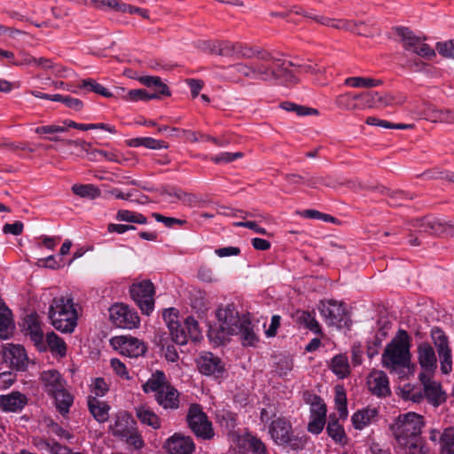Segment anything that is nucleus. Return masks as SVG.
Masks as SVG:
<instances>
[{
  "label": "nucleus",
  "mask_w": 454,
  "mask_h": 454,
  "mask_svg": "<svg viewBox=\"0 0 454 454\" xmlns=\"http://www.w3.org/2000/svg\"><path fill=\"white\" fill-rule=\"evenodd\" d=\"M293 65L270 51H257V60L253 63L239 62L225 68L222 78L235 83L242 82V77L265 82L293 84L298 82L295 72L289 70Z\"/></svg>",
  "instance_id": "1"
},
{
  "label": "nucleus",
  "mask_w": 454,
  "mask_h": 454,
  "mask_svg": "<svg viewBox=\"0 0 454 454\" xmlns=\"http://www.w3.org/2000/svg\"><path fill=\"white\" fill-rule=\"evenodd\" d=\"M293 65L270 51H257V60L253 63L239 62L225 68L222 78L235 83L242 82V77L265 82L293 84L298 82L295 72L289 70Z\"/></svg>",
  "instance_id": "2"
},
{
  "label": "nucleus",
  "mask_w": 454,
  "mask_h": 454,
  "mask_svg": "<svg viewBox=\"0 0 454 454\" xmlns=\"http://www.w3.org/2000/svg\"><path fill=\"white\" fill-rule=\"evenodd\" d=\"M384 367L396 371L410 364V337L405 330L400 329L396 336L386 346L382 354Z\"/></svg>",
  "instance_id": "3"
},
{
  "label": "nucleus",
  "mask_w": 454,
  "mask_h": 454,
  "mask_svg": "<svg viewBox=\"0 0 454 454\" xmlns=\"http://www.w3.org/2000/svg\"><path fill=\"white\" fill-rule=\"evenodd\" d=\"M49 317L54 328L61 333H73L77 325V311L72 298L57 297L49 309Z\"/></svg>",
  "instance_id": "4"
},
{
  "label": "nucleus",
  "mask_w": 454,
  "mask_h": 454,
  "mask_svg": "<svg viewBox=\"0 0 454 454\" xmlns=\"http://www.w3.org/2000/svg\"><path fill=\"white\" fill-rule=\"evenodd\" d=\"M424 427V417L411 411L400 414L389 425V430L398 444H408L420 436Z\"/></svg>",
  "instance_id": "5"
},
{
  "label": "nucleus",
  "mask_w": 454,
  "mask_h": 454,
  "mask_svg": "<svg viewBox=\"0 0 454 454\" xmlns=\"http://www.w3.org/2000/svg\"><path fill=\"white\" fill-rule=\"evenodd\" d=\"M216 317L217 325L209 328V338L215 340L216 343H222L230 336L238 334L242 317L233 304L220 306L216 310Z\"/></svg>",
  "instance_id": "6"
},
{
  "label": "nucleus",
  "mask_w": 454,
  "mask_h": 454,
  "mask_svg": "<svg viewBox=\"0 0 454 454\" xmlns=\"http://www.w3.org/2000/svg\"><path fill=\"white\" fill-rule=\"evenodd\" d=\"M269 433L278 445L289 446L294 450H303L309 440L306 434H294L291 422L283 417L271 421Z\"/></svg>",
  "instance_id": "7"
},
{
  "label": "nucleus",
  "mask_w": 454,
  "mask_h": 454,
  "mask_svg": "<svg viewBox=\"0 0 454 454\" xmlns=\"http://www.w3.org/2000/svg\"><path fill=\"white\" fill-rule=\"evenodd\" d=\"M395 34L401 38L404 50L411 51L422 58L432 59L435 57V51L427 43L417 36L410 28L406 27H395Z\"/></svg>",
  "instance_id": "8"
},
{
  "label": "nucleus",
  "mask_w": 454,
  "mask_h": 454,
  "mask_svg": "<svg viewBox=\"0 0 454 454\" xmlns=\"http://www.w3.org/2000/svg\"><path fill=\"white\" fill-rule=\"evenodd\" d=\"M130 296L144 314L150 315L154 309L153 284L147 279L134 283L129 288Z\"/></svg>",
  "instance_id": "9"
},
{
  "label": "nucleus",
  "mask_w": 454,
  "mask_h": 454,
  "mask_svg": "<svg viewBox=\"0 0 454 454\" xmlns=\"http://www.w3.org/2000/svg\"><path fill=\"white\" fill-rule=\"evenodd\" d=\"M187 422L197 437L211 439L214 436L212 424L200 404H192L187 413Z\"/></svg>",
  "instance_id": "10"
},
{
  "label": "nucleus",
  "mask_w": 454,
  "mask_h": 454,
  "mask_svg": "<svg viewBox=\"0 0 454 454\" xmlns=\"http://www.w3.org/2000/svg\"><path fill=\"white\" fill-rule=\"evenodd\" d=\"M112 323L120 328L133 329L139 325L137 313L122 303L114 304L109 309Z\"/></svg>",
  "instance_id": "11"
},
{
  "label": "nucleus",
  "mask_w": 454,
  "mask_h": 454,
  "mask_svg": "<svg viewBox=\"0 0 454 454\" xmlns=\"http://www.w3.org/2000/svg\"><path fill=\"white\" fill-rule=\"evenodd\" d=\"M110 342L114 349L129 357H138L146 352L145 344L132 336H116Z\"/></svg>",
  "instance_id": "12"
},
{
  "label": "nucleus",
  "mask_w": 454,
  "mask_h": 454,
  "mask_svg": "<svg viewBox=\"0 0 454 454\" xmlns=\"http://www.w3.org/2000/svg\"><path fill=\"white\" fill-rule=\"evenodd\" d=\"M317 23L336 29L355 32L359 35H372V33L366 27L364 21L356 22L348 20H336L322 15L320 19H317Z\"/></svg>",
  "instance_id": "13"
},
{
  "label": "nucleus",
  "mask_w": 454,
  "mask_h": 454,
  "mask_svg": "<svg viewBox=\"0 0 454 454\" xmlns=\"http://www.w3.org/2000/svg\"><path fill=\"white\" fill-rule=\"evenodd\" d=\"M23 331L26 335L30 337V340L38 350H46L41 322L36 313H30L24 317Z\"/></svg>",
  "instance_id": "14"
},
{
  "label": "nucleus",
  "mask_w": 454,
  "mask_h": 454,
  "mask_svg": "<svg viewBox=\"0 0 454 454\" xmlns=\"http://www.w3.org/2000/svg\"><path fill=\"white\" fill-rule=\"evenodd\" d=\"M318 309L328 325L339 326L344 321L347 314L343 304L333 300L320 301Z\"/></svg>",
  "instance_id": "15"
},
{
  "label": "nucleus",
  "mask_w": 454,
  "mask_h": 454,
  "mask_svg": "<svg viewBox=\"0 0 454 454\" xmlns=\"http://www.w3.org/2000/svg\"><path fill=\"white\" fill-rule=\"evenodd\" d=\"M197 364L200 372L207 376L221 378L225 372V366L221 358L211 352L201 354L197 360Z\"/></svg>",
  "instance_id": "16"
},
{
  "label": "nucleus",
  "mask_w": 454,
  "mask_h": 454,
  "mask_svg": "<svg viewBox=\"0 0 454 454\" xmlns=\"http://www.w3.org/2000/svg\"><path fill=\"white\" fill-rule=\"evenodd\" d=\"M3 359L17 371H25L27 368L28 357L20 345L7 344L4 348Z\"/></svg>",
  "instance_id": "17"
},
{
  "label": "nucleus",
  "mask_w": 454,
  "mask_h": 454,
  "mask_svg": "<svg viewBox=\"0 0 454 454\" xmlns=\"http://www.w3.org/2000/svg\"><path fill=\"white\" fill-rule=\"evenodd\" d=\"M411 226L419 233L428 235H441L448 230L447 222L434 216H425L411 222Z\"/></svg>",
  "instance_id": "18"
},
{
  "label": "nucleus",
  "mask_w": 454,
  "mask_h": 454,
  "mask_svg": "<svg viewBox=\"0 0 454 454\" xmlns=\"http://www.w3.org/2000/svg\"><path fill=\"white\" fill-rule=\"evenodd\" d=\"M367 386L370 392L378 397L391 394L388 378L383 371H372L367 378Z\"/></svg>",
  "instance_id": "19"
},
{
  "label": "nucleus",
  "mask_w": 454,
  "mask_h": 454,
  "mask_svg": "<svg viewBox=\"0 0 454 454\" xmlns=\"http://www.w3.org/2000/svg\"><path fill=\"white\" fill-rule=\"evenodd\" d=\"M169 454H192L195 444L190 436L175 434L168 438L164 445Z\"/></svg>",
  "instance_id": "20"
},
{
  "label": "nucleus",
  "mask_w": 454,
  "mask_h": 454,
  "mask_svg": "<svg viewBox=\"0 0 454 454\" xmlns=\"http://www.w3.org/2000/svg\"><path fill=\"white\" fill-rule=\"evenodd\" d=\"M136 421L126 411H119L115 415L114 423L110 425L109 430L114 437L123 440L124 437L136 427Z\"/></svg>",
  "instance_id": "21"
},
{
  "label": "nucleus",
  "mask_w": 454,
  "mask_h": 454,
  "mask_svg": "<svg viewBox=\"0 0 454 454\" xmlns=\"http://www.w3.org/2000/svg\"><path fill=\"white\" fill-rule=\"evenodd\" d=\"M172 316L176 317L175 309H168L163 312L172 340L177 345H185L189 340L185 329L177 320L172 318Z\"/></svg>",
  "instance_id": "22"
},
{
  "label": "nucleus",
  "mask_w": 454,
  "mask_h": 454,
  "mask_svg": "<svg viewBox=\"0 0 454 454\" xmlns=\"http://www.w3.org/2000/svg\"><path fill=\"white\" fill-rule=\"evenodd\" d=\"M419 380L423 384L425 395L430 403L439 405L445 400L441 384L432 380L430 375L419 373Z\"/></svg>",
  "instance_id": "23"
},
{
  "label": "nucleus",
  "mask_w": 454,
  "mask_h": 454,
  "mask_svg": "<svg viewBox=\"0 0 454 454\" xmlns=\"http://www.w3.org/2000/svg\"><path fill=\"white\" fill-rule=\"evenodd\" d=\"M418 359L424 371L422 373L430 375L437 367L435 352L427 342H422L418 346Z\"/></svg>",
  "instance_id": "24"
},
{
  "label": "nucleus",
  "mask_w": 454,
  "mask_h": 454,
  "mask_svg": "<svg viewBox=\"0 0 454 454\" xmlns=\"http://www.w3.org/2000/svg\"><path fill=\"white\" fill-rule=\"evenodd\" d=\"M40 379L43 384V388L50 395L51 394L62 389L66 387L67 381L57 370L43 371Z\"/></svg>",
  "instance_id": "25"
},
{
  "label": "nucleus",
  "mask_w": 454,
  "mask_h": 454,
  "mask_svg": "<svg viewBox=\"0 0 454 454\" xmlns=\"http://www.w3.org/2000/svg\"><path fill=\"white\" fill-rule=\"evenodd\" d=\"M27 397L20 392L0 395V408L8 412H17L27 404Z\"/></svg>",
  "instance_id": "26"
},
{
  "label": "nucleus",
  "mask_w": 454,
  "mask_h": 454,
  "mask_svg": "<svg viewBox=\"0 0 454 454\" xmlns=\"http://www.w3.org/2000/svg\"><path fill=\"white\" fill-rule=\"evenodd\" d=\"M154 397L157 403L163 409L176 410L179 407V393L171 385L159 394H154Z\"/></svg>",
  "instance_id": "27"
},
{
  "label": "nucleus",
  "mask_w": 454,
  "mask_h": 454,
  "mask_svg": "<svg viewBox=\"0 0 454 454\" xmlns=\"http://www.w3.org/2000/svg\"><path fill=\"white\" fill-rule=\"evenodd\" d=\"M292 317L301 326L311 331L316 334H322L321 327L317 321L315 315L306 310H296Z\"/></svg>",
  "instance_id": "28"
},
{
  "label": "nucleus",
  "mask_w": 454,
  "mask_h": 454,
  "mask_svg": "<svg viewBox=\"0 0 454 454\" xmlns=\"http://www.w3.org/2000/svg\"><path fill=\"white\" fill-rule=\"evenodd\" d=\"M87 403L90 412L98 422L104 423L108 420L110 406L106 402L90 395Z\"/></svg>",
  "instance_id": "29"
},
{
  "label": "nucleus",
  "mask_w": 454,
  "mask_h": 454,
  "mask_svg": "<svg viewBox=\"0 0 454 454\" xmlns=\"http://www.w3.org/2000/svg\"><path fill=\"white\" fill-rule=\"evenodd\" d=\"M136 416L139 421L151 427L153 429L160 427V419L159 416L146 404H141L135 408Z\"/></svg>",
  "instance_id": "30"
},
{
  "label": "nucleus",
  "mask_w": 454,
  "mask_h": 454,
  "mask_svg": "<svg viewBox=\"0 0 454 454\" xmlns=\"http://www.w3.org/2000/svg\"><path fill=\"white\" fill-rule=\"evenodd\" d=\"M378 411L375 408H365L356 411L352 418V424L356 429L362 430L377 418Z\"/></svg>",
  "instance_id": "31"
},
{
  "label": "nucleus",
  "mask_w": 454,
  "mask_h": 454,
  "mask_svg": "<svg viewBox=\"0 0 454 454\" xmlns=\"http://www.w3.org/2000/svg\"><path fill=\"white\" fill-rule=\"evenodd\" d=\"M238 334L240 335L243 346H255L259 340L254 333V325L246 316L242 317L241 324L239 325Z\"/></svg>",
  "instance_id": "32"
},
{
  "label": "nucleus",
  "mask_w": 454,
  "mask_h": 454,
  "mask_svg": "<svg viewBox=\"0 0 454 454\" xmlns=\"http://www.w3.org/2000/svg\"><path fill=\"white\" fill-rule=\"evenodd\" d=\"M331 371L339 378L345 379L350 374V367L348 356L343 354L334 356L330 362Z\"/></svg>",
  "instance_id": "33"
},
{
  "label": "nucleus",
  "mask_w": 454,
  "mask_h": 454,
  "mask_svg": "<svg viewBox=\"0 0 454 454\" xmlns=\"http://www.w3.org/2000/svg\"><path fill=\"white\" fill-rule=\"evenodd\" d=\"M168 386H170V384L168 383L164 372L161 371H157L143 385L142 387L145 393L154 392L155 394H159V392L164 390L165 387Z\"/></svg>",
  "instance_id": "34"
},
{
  "label": "nucleus",
  "mask_w": 454,
  "mask_h": 454,
  "mask_svg": "<svg viewBox=\"0 0 454 454\" xmlns=\"http://www.w3.org/2000/svg\"><path fill=\"white\" fill-rule=\"evenodd\" d=\"M55 400L58 411L65 415L68 413L74 403L73 395L66 389V387L50 395Z\"/></svg>",
  "instance_id": "35"
},
{
  "label": "nucleus",
  "mask_w": 454,
  "mask_h": 454,
  "mask_svg": "<svg viewBox=\"0 0 454 454\" xmlns=\"http://www.w3.org/2000/svg\"><path fill=\"white\" fill-rule=\"evenodd\" d=\"M138 81L146 87L153 88L155 91L152 94H159V98L161 96H170L168 86L161 82L159 76H141Z\"/></svg>",
  "instance_id": "36"
},
{
  "label": "nucleus",
  "mask_w": 454,
  "mask_h": 454,
  "mask_svg": "<svg viewBox=\"0 0 454 454\" xmlns=\"http://www.w3.org/2000/svg\"><path fill=\"white\" fill-rule=\"evenodd\" d=\"M326 432L329 437H331L336 443L340 445L347 444V434L343 427L339 423L337 419H333L328 422Z\"/></svg>",
  "instance_id": "37"
},
{
  "label": "nucleus",
  "mask_w": 454,
  "mask_h": 454,
  "mask_svg": "<svg viewBox=\"0 0 454 454\" xmlns=\"http://www.w3.org/2000/svg\"><path fill=\"white\" fill-rule=\"evenodd\" d=\"M127 145L130 147L145 146L149 149H167L168 145L162 141L152 137H136L127 141Z\"/></svg>",
  "instance_id": "38"
},
{
  "label": "nucleus",
  "mask_w": 454,
  "mask_h": 454,
  "mask_svg": "<svg viewBox=\"0 0 454 454\" xmlns=\"http://www.w3.org/2000/svg\"><path fill=\"white\" fill-rule=\"evenodd\" d=\"M440 454H454V427L445 428L439 438Z\"/></svg>",
  "instance_id": "39"
},
{
  "label": "nucleus",
  "mask_w": 454,
  "mask_h": 454,
  "mask_svg": "<svg viewBox=\"0 0 454 454\" xmlns=\"http://www.w3.org/2000/svg\"><path fill=\"white\" fill-rule=\"evenodd\" d=\"M72 192L84 199H96L100 196L101 192L100 190L94 184H74L72 186Z\"/></svg>",
  "instance_id": "40"
},
{
  "label": "nucleus",
  "mask_w": 454,
  "mask_h": 454,
  "mask_svg": "<svg viewBox=\"0 0 454 454\" xmlns=\"http://www.w3.org/2000/svg\"><path fill=\"white\" fill-rule=\"evenodd\" d=\"M80 89H84L87 91H91L96 94L101 95L105 98H110L114 97V94L110 92L106 88H105L100 83L97 82L93 79H83L81 81L79 85Z\"/></svg>",
  "instance_id": "41"
},
{
  "label": "nucleus",
  "mask_w": 454,
  "mask_h": 454,
  "mask_svg": "<svg viewBox=\"0 0 454 454\" xmlns=\"http://www.w3.org/2000/svg\"><path fill=\"white\" fill-rule=\"evenodd\" d=\"M46 342L50 349L53 353H57L60 356H65L67 354V345L64 340L59 337L55 333L51 332L46 335Z\"/></svg>",
  "instance_id": "42"
},
{
  "label": "nucleus",
  "mask_w": 454,
  "mask_h": 454,
  "mask_svg": "<svg viewBox=\"0 0 454 454\" xmlns=\"http://www.w3.org/2000/svg\"><path fill=\"white\" fill-rule=\"evenodd\" d=\"M382 83L380 80H375L367 77H348L345 80L344 84L353 88H373Z\"/></svg>",
  "instance_id": "43"
},
{
  "label": "nucleus",
  "mask_w": 454,
  "mask_h": 454,
  "mask_svg": "<svg viewBox=\"0 0 454 454\" xmlns=\"http://www.w3.org/2000/svg\"><path fill=\"white\" fill-rule=\"evenodd\" d=\"M12 328V315L6 307L0 308V337L7 338Z\"/></svg>",
  "instance_id": "44"
},
{
  "label": "nucleus",
  "mask_w": 454,
  "mask_h": 454,
  "mask_svg": "<svg viewBox=\"0 0 454 454\" xmlns=\"http://www.w3.org/2000/svg\"><path fill=\"white\" fill-rule=\"evenodd\" d=\"M122 98L131 102H137L139 100L149 101L151 99L159 98V94H152L146 90L137 89L129 90L126 95L122 96Z\"/></svg>",
  "instance_id": "45"
},
{
  "label": "nucleus",
  "mask_w": 454,
  "mask_h": 454,
  "mask_svg": "<svg viewBox=\"0 0 454 454\" xmlns=\"http://www.w3.org/2000/svg\"><path fill=\"white\" fill-rule=\"evenodd\" d=\"M399 446L405 448L406 454H428V448L426 446L425 442L421 437H417L416 440H412L408 444H398Z\"/></svg>",
  "instance_id": "46"
},
{
  "label": "nucleus",
  "mask_w": 454,
  "mask_h": 454,
  "mask_svg": "<svg viewBox=\"0 0 454 454\" xmlns=\"http://www.w3.org/2000/svg\"><path fill=\"white\" fill-rule=\"evenodd\" d=\"M189 339L197 341L201 338V332L197 320L192 317H187L183 325Z\"/></svg>",
  "instance_id": "47"
},
{
  "label": "nucleus",
  "mask_w": 454,
  "mask_h": 454,
  "mask_svg": "<svg viewBox=\"0 0 454 454\" xmlns=\"http://www.w3.org/2000/svg\"><path fill=\"white\" fill-rule=\"evenodd\" d=\"M431 338L434 341V346L437 348V351L450 348L448 343V337L441 328H432Z\"/></svg>",
  "instance_id": "48"
},
{
  "label": "nucleus",
  "mask_w": 454,
  "mask_h": 454,
  "mask_svg": "<svg viewBox=\"0 0 454 454\" xmlns=\"http://www.w3.org/2000/svg\"><path fill=\"white\" fill-rule=\"evenodd\" d=\"M257 51L263 50H255L241 43H236V59H255L257 60Z\"/></svg>",
  "instance_id": "49"
},
{
  "label": "nucleus",
  "mask_w": 454,
  "mask_h": 454,
  "mask_svg": "<svg viewBox=\"0 0 454 454\" xmlns=\"http://www.w3.org/2000/svg\"><path fill=\"white\" fill-rule=\"evenodd\" d=\"M438 356L440 359L441 371L444 374H448L452 371V356L451 349L439 350Z\"/></svg>",
  "instance_id": "50"
},
{
  "label": "nucleus",
  "mask_w": 454,
  "mask_h": 454,
  "mask_svg": "<svg viewBox=\"0 0 454 454\" xmlns=\"http://www.w3.org/2000/svg\"><path fill=\"white\" fill-rule=\"evenodd\" d=\"M247 444L254 454H268L266 445L256 436L247 435Z\"/></svg>",
  "instance_id": "51"
},
{
  "label": "nucleus",
  "mask_w": 454,
  "mask_h": 454,
  "mask_svg": "<svg viewBox=\"0 0 454 454\" xmlns=\"http://www.w3.org/2000/svg\"><path fill=\"white\" fill-rule=\"evenodd\" d=\"M374 189L380 192V194L386 195L388 197V204L393 207H397L401 205V202L398 200H395V197H403L404 192L403 191H393L388 188H386L384 186H377L374 187Z\"/></svg>",
  "instance_id": "52"
},
{
  "label": "nucleus",
  "mask_w": 454,
  "mask_h": 454,
  "mask_svg": "<svg viewBox=\"0 0 454 454\" xmlns=\"http://www.w3.org/2000/svg\"><path fill=\"white\" fill-rule=\"evenodd\" d=\"M335 403L340 412V416L346 418L348 415L347 398L344 389L341 387H336Z\"/></svg>",
  "instance_id": "53"
},
{
  "label": "nucleus",
  "mask_w": 454,
  "mask_h": 454,
  "mask_svg": "<svg viewBox=\"0 0 454 454\" xmlns=\"http://www.w3.org/2000/svg\"><path fill=\"white\" fill-rule=\"evenodd\" d=\"M338 107L344 110H356L360 108V106L351 99V93H345L337 97L335 100Z\"/></svg>",
  "instance_id": "54"
},
{
  "label": "nucleus",
  "mask_w": 454,
  "mask_h": 454,
  "mask_svg": "<svg viewBox=\"0 0 454 454\" xmlns=\"http://www.w3.org/2000/svg\"><path fill=\"white\" fill-rule=\"evenodd\" d=\"M109 390V386L103 378H96L90 385V392L94 397L104 396Z\"/></svg>",
  "instance_id": "55"
},
{
  "label": "nucleus",
  "mask_w": 454,
  "mask_h": 454,
  "mask_svg": "<svg viewBox=\"0 0 454 454\" xmlns=\"http://www.w3.org/2000/svg\"><path fill=\"white\" fill-rule=\"evenodd\" d=\"M126 442L134 447L136 450H140L144 446V441L142 439L141 434L137 431V427L133 428L125 437L124 439Z\"/></svg>",
  "instance_id": "56"
},
{
  "label": "nucleus",
  "mask_w": 454,
  "mask_h": 454,
  "mask_svg": "<svg viewBox=\"0 0 454 454\" xmlns=\"http://www.w3.org/2000/svg\"><path fill=\"white\" fill-rule=\"evenodd\" d=\"M64 145L67 146L74 147L78 150L77 155L82 156V153H86L90 156L91 152V144L84 140H65Z\"/></svg>",
  "instance_id": "57"
},
{
  "label": "nucleus",
  "mask_w": 454,
  "mask_h": 454,
  "mask_svg": "<svg viewBox=\"0 0 454 454\" xmlns=\"http://www.w3.org/2000/svg\"><path fill=\"white\" fill-rule=\"evenodd\" d=\"M218 55L236 59V43L219 41Z\"/></svg>",
  "instance_id": "58"
},
{
  "label": "nucleus",
  "mask_w": 454,
  "mask_h": 454,
  "mask_svg": "<svg viewBox=\"0 0 454 454\" xmlns=\"http://www.w3.org/2000/svg\"><path fill=\"white\" fill-rule=\"evenodd\" d=\"M435 48L442 57L454 59V40L439 42L436 43Z\"/></svg>",
  "instance_id": "59"
},
{
  "label": "nucleus",
  "mask_w": 454,
  "mask_h": 454,
  "mask_svg": "<svg viewBox=\"0 0 454 454\" xmlns=\"http://www.w3.org/2000/svg\"><path fill=\"white\" fill-rule=\"evenodd\" d=\"M293 65L289 67H296L298 69V72H303V73H310V74H319L325 71L324 67H318L317 64H311V63H304V64H299L296 62L290 61Z\"/></svg>",
  "instance_id": "60"
},
{
  "label": "nucleus",
  "mask_w": 454,
  "mask_h": 454,
  "mask_svg": "<svg viewBox=\"0 0 454 454\" xmlns=\"http://www.w3.org/2000/svg\"><path fill=\"white\" fill-rule=\"evenodd\" d=\"M310 411L312 417L326 416V406L321 397H313V401H311Z\"/></svg>",
  "instance_id": "61"
},
{
  "label": "nucleus",
  "mask_w": 454,
  "mask_h": 454,
  "mask_svg": "<svg viewBox=\"0 0 454 454\" xmlns=\"http://www.w3.org/2000/svg\"><path fill=\"white\" fill-rule=\"evenodd\" d=\"M379 99V92L365 91L363 92L362 106L360 108H377V100Z\"/></svg>",
  "instance_id": "62"
},
{
  "label": "nucleus",
  "mask_w": 454,
  "mask_h": 454,
  "mask_svg": "<svg viewBox=\"0 0 454 454\" xmlns=\"http://www.w3.org/2000/svg\"><path fill=\"white\" fill-rule=\"evenodd\" d=\"M243 153L241 152L237 153H222L218 155L211 157V160L215 163H229L237 159H240L243 157Z\"/></svg>",
  "instance_id": "63"
},
{
  "label": "nucleus",
  "mask_w": 454,
  "mask_h": 454,
  "mask_svg": "<svg viewBox=\"0 0 454 454\" xmlns=\"http://www.w3.org/2000/svg\"><path fill=\"white\" fill-rule=\"evenodd\" d=\"M434 121L452 123L454 122V113L450 110H436L434 112Z\"/></svg>",
  "instance_id": "64"
}]
</instances>
